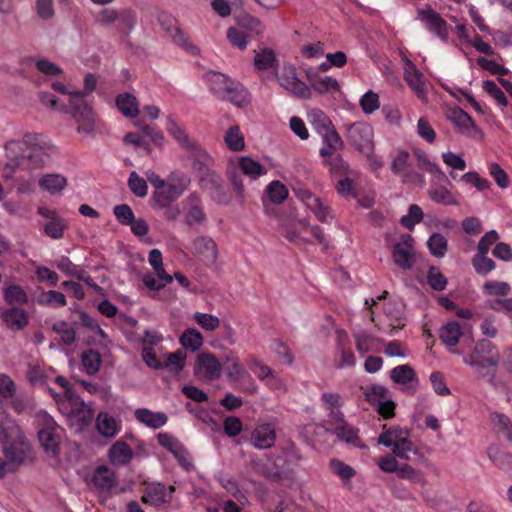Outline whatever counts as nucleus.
Listing matches in <instances>:
<instances>
[{
  "label": "nucleus",
  "mask_w": 512,
  "mask_h": 512,
  "mask_svg": "<svg viewBox=\"0 0 512 512\" xmlns=\"http://www.w3.org/2000/svg\"><path fill=\"white\" fill-rule=\"evenodd\" d=\"M500 353L490 340L480 339L476 342L468 357L463 362L479 373V377L486 379L488 383L496 385V368L500 362Z\"/></svg>",
  "instance_id": "obj_1"
},
{
  "label": "nucleus",
  "mask_w": 512,
  "mask_h": 512,
  "mask_svg": "<svg viewBox=\"0 0 512 512\" xmlns=\"http://www.w3.org/2000/svg\"><path fill=\"white\" fill-rule=\"evenodd\" d=\"M38 426L37 437L40 448L47 458H57L60 453L62 428L46 411H39L35 415Z\"/></svg>",
  "instance_id": "obj_2"
},
{
  "label": "nucleus",
  "mask_w": 512,
  "mask_h": 512,
  "mask_svg": "<svg viewBox=\"0 0 512 512\" xmlns=\"http://www.w3.org/2000/svg\"><path fill=\"white\" fill-rule=\"evenodd\" d=\"M0 443L5 460L0 457V479L8 473H14L23 463L27 445L20 438H13L11 432L0 424Z\"/></svg>",
  "instance_id": "obj_3"
},
{
  "label": "nucleus",
  "mask_w": 512,
  "mask_h": 512,
  "mask_svg": "<svg viewBox=\"0 0 512 512\" xmlns=\"http://www.w3.org/2000/svg\"><path fill=\"white\" fill-rule=\"evenodd\" d=\"M189 157L192 158L191 167L202 189L221 178V176L212 169L214 163L213 158L203 148L200 147L192 152Z\"/></svg>",
  "instance_id": "obj_4"
},
{
  "label": "nucleus",
  "mask_w": 512,
  "mask_h": 512,
  "mask_svg": "<svg viewBox=\"0 0 512 512\" xmlns=\"http://www.w3.org/2000/svg\"><path fill=\"white\" fill-rule=\"evenodd\" d=\"M347 142L357 151L370 155L374 151L373 128L365 122H355L348 126Z\"/></svg>",
  "instance_id": "obj_5"
},
{
  "label": "nucleus",
  "mask_w": 512,
  "mask_h": 512,
  "mask_svg": "<svg viewBox=\"0 0 512 512\" xmlns=\"http://www.w3.org/2000/svg\"><path fill=\"white\" fill-rule=\"evenodd\" d=\"M41 219L38 220V226L43 230L47 237L60 239L64 235L67 223L55 209H48L43 206L37 208Z\"/></svg>",
  "instance_id": "obj_6"
},
{
  "label": "nucleus",
  "mask_w": 512,
  "mask_h": 512,
  "mask_svg": "<svg viewBox=\"0 0 512 512\" xmlns=\"http://www.w3.org/2000/svg\"><path fill=\"white\" fill-rule=\"evenodd\" d=\"M158 22L165 33L171 37L172 41L190 52L192 55H197L199 53V49L189 42L188 38L185 36L183 31L178 26L177 19L168 12H160L158 15Z\"/></svg>",
  "instance_id": "obj_7"
},
{
  "label": "nucleus",
  "mask_w": 512,
  "mask_h": 512,
  "mask_svg": "<svg viewBox=\"0 0 512 512\" xmlns=\"http://www.w3.org/2000/svg\"><path fill=\"white\" fill-rule=\"evenodd\" d=\"M6 156L10 160L6 165L12 169H29L32 159V146L28 140H12L5 145Z\"/></svg>",
  "instance_id": "obj_8"
},
{
  "label": "nucleus",
  "mask_w": 512,
  "mask_h": 512,
  "mask_svg": "<svg viewBox=\"0 0 512 512\" xmlns=\"http://www.w3.org/2000/svg\"><path fill=\"white\" fill-rule=\"evenodd\" d=\"M189 183L190 179L182 175L177 179V183H165L159 190H155L153 199L159 206L166 207L182 195Z\"/></svg>",
  "instance_id": "obj_9"
},
{
  "label": "nucleus",
  "mask_w": 512,
  "mask_h": 512,
  "mask_svg": "<svg viewBox=\"0 0 512 512\" xmlns=\"http://www.w3.org/2000/svg\"><path fill=\"white\" fill-rule=\"evenodd\" d=\"M413 242L414 239L410 234H403L401 241L393 246V260L403 270H410L415 263Z\"/></svg>",
  "instance_id": "obj_10"
},
{
  "label": "nucleus",
  "mask_w": 512,
  "mask_h": 512,
  "mask_svg": "<svg viewBox=\"0 0 512 512\" xmlns=\"http://www.w3.org/2000/svg\"><path fill=\"white\" fill-rule=\"evenodd\" d=\"M222 364L210 352H202L197 355L194 366V374L207 380H217L221 377Z\"/></svg>",
  "instance_id": "obj_11"
},
{
  "label": "nucleus",
  "mask_w": 512,
  "mask_h": 512,
  "mask_svg": "<svg viewBox=\"0 0 512 512\" xmlns=\"http://www.w3.org/2000/svg\"><path fill=\"white\" fill-rule=\"evenodd\" d=\"M418 19L421 20L429 31L434 33L442 41L448 40V24L441 15L431 6L417 9Z\"/></svg>",
  "instance_id": "obj_12"
},
{
  "label": "nucleus",
  "mask_w": 512,
  "mask_h": 512,
  "mask_svg": "<svg viewBox=\"0 0 512 512\" xmlns=\"http://www.w3.org/2000/svg\"><path fill=\"white\" fill-rule=\"evenodd\" d=\"M56 146L46 136L34 133V168H42L52 162Z\"/></svg>",
  "instance_id": "obj_13"
},
{
  "label": "nucleus",
  "mask_w": 512,
  "mask_h": 512,
  "mask_svg": "<svg viewBox=\"0 0 512 512\" xmlns=\"http://www.w3.org/2000/svg\"><path fill=\"white\" fill-rule=\"evenodd\" d=\"M193 254L205 265H213L218 258V249L215 241L208 236H199L193 241Z\"/></svg>",
  "instance_id": "obj_14"
},
{
  "label": "nucleus",
  "mask_w": 512,
  "mask_h": 512,
  "mask_svg": "<svg viewBox=\"0 0 512 512\" xmlns=\"http://www.w3.org/2000/svg\"><path fill=\"white\" fill-rule=\"evenodd\" d=\"M68 409L71 425L76 428L77 432H83L91 425L94 411L87 403L84 401L77 402Z\"/></svg>",
  "instance_id": "obj_15"
},
{
  "label": "nucleus",
  "mask_w": 512,
  "mask_h": 512,
  "mask_svg": "<svg viewBox=\"0 0 512 512\" xmlns=\"http://www.w3.org/2000/svg\"><path fill=\"white\" fill-rule=\"evenodd\" d=\"M404 80L420 100L425 101L427 99V93L424 87V74L409 59L406 60Z\"/></svg>",
  "instance_id": "obj_16"
},
{
  "label": "nucleus",
  "mask_w": 512,
  "mask_h": 512,
  "mask_svg": "<svg viewBox=\"0 0 512 512\" xmlns=\"http://www.w3.org/2000/svg\"><path fill=\"white\" fill-rule=\"evenodd\" d=\"M72 117L78 123L77 131L79 133L90 134L95 129V118L92 108L88 103L70 107Z\"/></svg>",
  "instance_id": "obj_17"
},
{
  "label": "nucleus",
  "mask_w": 512,
  "mask_h": 512,
  "mask_svg": "<svg viewBox=\"0 0 512 512\" xmlns=\"http://www.w3.org/2000/svg\"><path fill=\"white\" fill-rule=\"evenodd\" d=\"M171 497L161 483L149 484L141 497V501L154 507H161L170 503Z\"/></svg>",
  "instance_id": "obj_18"
},
{
  "label": "nucleus",
  "mask_w": 512,
  "mask_h": 512,
  "mask_svg": "<svg viewBox=\"0 0 512 512\" xmlns=\"http://www.w3.org/2000/svg\"><path fill=\"white\" fill-rule=\"evenodd\" d=\"M166 129L180 146L190 154L200 148L197 142L190 139L186 131L171 116L167 117Z\"/></svg>",
  "instance_id": "obj_19"
},
{
  "label": "nucleus",
  "mask_w": 512,
  "mask_h": 512,
  "mask_svg": "<svg viewBox=\"0 0 512 512\" xmlns=\"http://www.w3.org/2000/svg\"><path fill=\"white\" fill-rule=\"evenodd\" d=\"M276 434L270 424H263L254 429L251 434V444L258 449H268L274 445Z\"/></svg>",
  "instance_id": "obj_20"
},
{
  "label": "nucleus",
  "mask_w": 512,
  "mask_h": 512,
  "mask_svg": "<svg viewBox=\"0 0 512 512\" xmlns=\"http://www.w3.org/2000/svg\"><path fill=\"white\" fill-rule=\"evenodd\" d=\"M1 319L13 331L22 330L29 323L28 313L17 307L4 310L1 314Z\"/></svg>",
  "instance_id": "obj_21"
},
{
  "label": "nucleus",
  "mask_w": 512,
  "mask_h": 512,
  "mask_svg": "<svg viewBox=\"0 0 512 512\" xmlns=\"http://www.w3.org/2000/svg\"><path fill=\"white\" fill-rule=\"evenodd\" d=\"M233 81L230 77L220 72L211 71L208 74L209 89L219 100L226 96L230 85H233Z\"/></svg>",
  "instance_id": "obj_22"
},
{
  "label": "nucleus",
  "mask_w": 512,
  "mask_h": 512,
  "mask_svg": "<svg viewBox=\"0 0 512 512\" xmlns=\"http://www.w3.org/2000/svg\"><path fill=\"white\" fill-rule=\"evenodd\" d=\"M67 185V178L58 173H47L38 180V186L42 191L51 195L59 194Z\"/></svg>",
  "instance_id": "obj_23"
},
{
  "label": "nucleus",
  "mask_w": 512,
  "mask_h": 512,
  "mask_svg": "<svg viewBox=\"0 0 512 512\" xmlns=\"http://www.w3.org/2000/svg\"><path fill=\"white\" fill-rule=\"evenodd\" d=\"M136 419L152 429L164 426L168 417L164 412H153L147 408H139L135 411Z\"/></svg>",
  "instance_id": "obj_24"
},
{
  "label": "nucleus",
  "mask_w": 512,
  "mask_h": 512,
  "mask_svg": "<svg viewBox=\"0 0 512 512\" xmlns=\"http://www.w3.org/2000/svg\"><path fill=\"white\" fill-rule=\"evenodd\" d=\"M92 481L102 492H109L117 482L114 471L104 465L95 470Z\"/></svg>",
  "instance_id": "obj_25"
},
{
  "label": "nucleus",
  "mask_w": 512,
  "mask_h": 512,
  "mask_svg": "<svg viewBox=\"0 0 512 512\" xmlns=\"http://www.w3.org/2000/svg\"><path fill=\"white\" fill-rule=\"evenodd\" d=\"M221 101H229L238 108H244L250 103L249 92L241 83L233 81Z\"/></svg>",
  "instance_id": "obj_26"
},
{
  "label": "nucleus",
  "mask_w": 512,
  "mask_h": 512,
  "mask_svg": "<svg viewBox=\"0 0 512 512\" xmlns=\"http://www.w3.org/2000/svg\"><path fill=\"white\" fill-rule=\"evenodd\" d=\"M493 429L499 438H504L508 442L512 441V423L510 419L502 413L493 412L490 415Z\"/></svg>",
  "instance_id": "obj_27"
},
{
  "label": "nucleus",
  "mask_w": 512,
  "mask_h": 512,
  "mask_svg": "<svg viewBox=\"0 0 512 512\" xmlns=\"http://www.w3.org/2000/svg\"><path fill=\"white\" fill-rule=\"evenodd\" d=\"M133 457L131 447L124 441L115 442L109 449V458L119 465L128 464Z\"/></svg>",
  "instance_id": "obj_28"
},
{
  "label": "nucleus",
  "mask_w": 512,
  "mask_h": 512,
  "mask_svg": "<svg viewBox=\"0 0 512 512\" xmlns=\"http://www.w3.org/2000/svg\"><path fill=\"white\" fill-rule=\"evenodd\" d=\"M35 295H37V301L40 304L52 307H63L66 305L65 295L55 290L44 291L41 287H37L34 290Z\"/></svg>",
  "instance_id": "obj_29"
},
{
  "label": "nucleus",
  "mask_w": 512,
  "mask_h": 512,
  "mask_svg": "<svg viewBox=\"0 0 512 512\" xmlns=\"http://www.w3.org/2000/svg\"><path fill=\"white\" fill-rule=\"evenodd\" d=\"M116 105L122 114L129 118H134L139 114L138 101L130 93L119 94L116 97Z\"/></svg>",
  "instance_id": "obj_30"
},
{
  "label": "nucleus",
  "mask_w": 512,
  "mask_h": 512,
  "mask_svg": "<svg viewBox=\"0 0 512 512\" xmlns=\"http://www.w3.org/2000/svg\"><path fill=\"white\" fill-rule=\"evenodd\" d=\"M390 377L398 384H408L412 382L418 384L415 370L408 364L399 365L393 368L390 372Z\"/></svg>",
  "instance_id": "obj_31"
},
{
  "label": "nucleus",
  "mask_w": 512,
  "mask_h": 512,
  "mask_svg": "<svg viewBox=\"0 0 512 512\" xmlns=\"http://www.w3.org/2000/svg\"><path fill=\"white\" fill-rule=\"evenodd\" d=\"M96 426L98 432L107 438L114 437L118 432L115 419L105 412H100L98 414L96 419Z\"/></svg>",
  "instance_id": "obj_32"
},
{
  "label": "nucleus",
  "mask_w": 512,
  "mask_h": 512,
  "mask_svg": "<svg viewBox=\"0 0 512 512\" xmlns=\"http://www.w3.org/2000/svg\"><path fill=\"white\" fill-rule=\"evenodd\" d=\"M81 363L88 375H94L100 369L102 358L98 351L88 349L82 352Z\"/></svg>",
  "instance_id": "obj_33"
},
{
  "label": "nucleus",
  "mask_w": 512,
  "mask_h": 512,
  "mask_svg": "<svg viewBox=\"0 0 512 512\" xmlns=\"http://www.w3.org/2000/svg\"><path fill=\"white\" fill-rule=\"evenodd\" d=\"M224 369L227 377L232 381H239L247 375V371L242 367L239 359L232 352L225 356Z\"/></svg>",
  "instance_id": "obj_34"
},
{
  "label": "nucleus",
  "mask_w": 512,
  "mask_h": 512,
  "mask_svg": "<svg viewBox=\"0 0 512 512\" xmlns=\"http://www.w3.org/2000/svg\"><path fill=\"white\" fill-rule=\"evenodd\" d=\"M462 335L461 327L458 322L452 321L444 325L440 330V339L450 347L455 346Z\"/></svg>",
  "instance_id": "obj_35"
},
{
  "label": "nucleus",
  "mask_w": 512,
  "mask_h": 512,
  "mask_svg": "<svg viewBox=\"0 0 512 512\" xmlns=\"http://www.w3.org/2000/svg\"><path fill=\"white\" fill-rule=\"evenodd\" d=\"M238 166L243 174L252 179H256L259 176L266 174V169L259 162L248 156L240 157Z\"/></svg>",
  "instance_id": "obj_36"
},
{
  "label": "nucleus",
  "mask_w": 512,
  "mask_h": 512,
  "mask_svg": "<svg viewBox=\"0 0 512 512\" xmlns=\"http://www.w3.org/2000/svg\"><path fill=\"white\" fill-rule=\"evenodd\" d=\"M186 352L178 349L173 353H169L164 362H162V369H167L169 372L178 374L185 367Z\"/></svg>",
  "instance_id": "obj_37"
},
{
  "label": "nucleus",
  "mask_w": 512,
  "mask_h": 512,
  "mask_svg": "<svg viewBox=\"0 0 512 512\" xmlns=\"http://www.w3.org/2000/svg\"><path fill=\"white\" fill-rule=\"evenodd\" d=\"M203 341L202 334L194 328L186 329L179 338L180 344L185 349H190L191 351L199 350L203 345Z\"/></svg>",
  "instance_id": "obj_38"
},
{
  "label": "nucleus",
  "mask_w": 512,
  "mask_h": 512,
  "mask_svg": "<svg viewBox=\"0 0 512 512\" xmlns=\"http://www.w3.org/2000/svg\"><path fill=\"white\" fill-rule=\"evenodd\" d=\"M430 198L443 205H459V202L445 186H431L428 190Z\"/></svg>",
  "instance_id": "obj_39"
},
{
  "label": "nucleus",
  "mask_w": 512,
  "mask_h": 512,
  "mask_svg": "<svg viewBox=\"0 0 512 512\" xmlns=\"http://www.w3.org/2000/svg\"><path fill=\"white\" fill-rule=\"evenodd\" d=\"M224 141L227 147L232 151H242L245 147L244 136L238 125L228 128L225 133Z\"/></svg>",
  "instance_id": "obj_40"
},
{
  "label": "nucleus",
  "mask_w": 512,
  "mask_h": 512,
  "mask_svg": "<svg viewBox=\"0 0 512 512\" xmlns=\"http://www.w3.org/2000/svg\"><path fill=\"white\" fill-rule=\"evenodd\" d=\"M117 21L119 32L128 36L136 26V13L130 8L123 9L119 11V18H117Z\"/></svg>",
  "instance_id": "obj_41"
},
{
  "label": "nucleus",
  "mask_w": 512,
  "mask_h": 512,
  "mask_svg": "<svg viewBox=\"0 0 512 512\" xmlns=\"http://www.w3.org/2000/svg\"><path fill=\"white\" fill-rule=\"evenodd\" d=\"M427 246L434 257L442 258L447 252L448 242L444 235L433 233L427 241Z\"/></svg>",
  "instance_id": "obj_42"
},
{
  "label": "nucleus",
  "mask_w": 512,
  "mask_h": 512,
  "mask_svg": "<svg viewBox=\"0 0 512 512\" xmlns=\"http://www.w3.org/2000/svg\"><path fill=\"white\" fill-rule=\"evenodd\" d=\"M489 459L499 468L506 469L512 467V454L502 451L496 446H490L487 449Z\"/></svg>",
  "instance_id": "obj_43"
},
{
  "label": "nucleus",
  "mask_w": 512,
  "mask_h": 512,
  "mask_svg": "<svg viewBox=\"0 0 512 512\" xmlns=\"http://www.w3.org/2000/svg\"><path fill=\"white\" fill-rule=\"evenodd\" d=\"M447 118L456 126L464 129L476 128V125L471 116L460 107H454L450 110Z\"/></svg>",
  "instance_id": "obj_44"
},
{
  "label": "nucleus",
  "mask_w": 512,
  "mask_h": 512,
  "mask_svg": "<svg viewBox=\"0 0 512 512\" xmlns=\"http://www.w3.org/2000/svg\"><path fill=\"white\" fill-rule=\"evenodd\" d=\"M365 400L372 406H376L390 397L389 390L382 385H371L364 391Z\"/></svg>",
  "instance_id": "obj_45"
},
{
  "label": "nucleus",
  "mask_w": 512,
  "mask_h": 512,
  "mask_svg": "<svg viewBox=\"0 0 512 512\" xmlns=\"http://www.w3.org/2000/svg\"><path fill=\"white\" fill-rule=\"evenodd\" d=\"M203 190L208 191L211 199L219 205H227L230 203V197L224 189L223 179L215 181L213 184L204 188Z\"/></svg>",
  "instance_id": "obj_46"
},
{
  "label": "nucleus",
  "mask_w": 512,
  "mask_h": 512,
  "mask_svg": "<svg viewBox=\"0 0 512 512\" xmlns=\"http://www.w3.org/2000/svg\"><path fill=\"white\" fill-rule=\"evenodd\" d=\"M269 200L274 204H281L288 197L286 186L278 180L272 181L266 187Z\"/></svg>",
  "instance_id": "obj_47"
},
{
  "label": "nucleus",
  "mask_w": 512,
  "mask_h": 512,
  "mask_svg": "<svg viewBox=\"0 0 512 512\" xmlns=\"http://www.w3.org/2000/svg\"><path fill=\"white\" fill-rule=\"evenodd\" d=\"M276 63V56L272 49L263 48L256 53L254 57V65L258 70H266L272 68Z\"/></svg>",
  "instance_id": "obj_48"
},
{
  "label": "nucleus",
  "mask_w": 512,
  "mask_h": 512,
  "mask_svg": "<svg viewBox=\"0 0 512 512\" xmlns=\"http://www.w3.org/2000/svg\"><path fill=\"white\" fill-rule=\"evenodd\" d=\"M310 123L313 129L320 136L326 133L330 129V127H333L332 121L329 119V117L320 110H313L311 112Z\"/></svg>",
  "instance_id": "obj_49"
},
{
  "label": "nucleus",
  "mask_w": 512,
  "mask_h": 512,
  "mask_svg": "<svg viewBox=\"0 0 512 512\" xmlns=\"http://www.w3.org/2000/svg\"><path fill=\"white\" fill-rule=\"evenodd\" d=\"M427 283L435 291H443L447 286V279L437 266H430L427 273Z\"/></svg>",
  "instance_id": "obj_50"
},
{
  "label": "nucleus",
  "mask_w": 512,
  "mask_h": 512,
  "mask_svg": "<svg viewBox=\"0 0 512 512\" xmlns=\"http://www.w3.org/2000/svg\"><path fill=\"white\" fill-rule=\"evenodd\" d=\"M4 299L11 305H21L27 302V295L23 288L19 285H10L4 289Z\"/></svg>",
  "instance_id": "obj_51"
},
{
  "label": "nucleus",
  "mask_w": 512,
  "mask_h": 512,
  "mask_svg": "<svg viewBox=\"0 0 512 512\" xmlns=\"http://www.w3.org/2000/svg\"><path fill=\"white\" fill-rule=\"evenodd\" d=\"M128 187L137 197L143 198L147 195L148 186L146 180L140 177L136 171H132L128 178Z\"/></svg>",
  "instance_id": "obj_52"
},
{
  "label": "nucleus",
  "mask_w": 512,
  "mask_h": 512,
  "mask_svg": "<svg viewBox=\"0 0 512 512\" xmlns=\"http://www.w3.org/2000/svg\"><path fill=\"white\" fill-rule=\"evenodd\" d=\"M423 216L422 209L418 205L412 204L409 207L408 214L401 217L400 223L407 229H413L415 224L422 221Z\"/></svg>",
  "instance_id": "obj_53"
},
{
  "label": "nucleus",
  "mask_w": 512,
  "mask_h": 512,
  "mask_svg": "<svg viewBox=\"0 0 512 512\" xmlns=\"http://www.w3.org/2000/svg\"><path fill=\"white\" fill-rule=\"evenodd\" d=\"M334 433L341 440L353 445H357V442L359 441L357 435L358 430L350 426L347 422L336 426Z\"/></svg>",
  "instance_id": "obj_54"
},
{
  "label": "nucleus",
  "mask_w": 512,
  "mask_h": 512,
  "mask_svg": "<svg viewBox=\"0 0 512 512\" xmlns=\"http://www.w3.org/2000/svg\"><path fill=\"white\" fill-rule=\"evenodd\" d=\"M34 65L39 72L47 77H55L63 73L59 65L45 58L34 59Z\"/></svg>",
  "instance_id": "obj_55"
},
{
  "label": "nucleus",
  "mask_w": 512,
  "mask_h": 512,
  "mask_svg": "<svg viewBox=\"0 0 512 512\" xmlns=\"http://www.w3.org/2000/svg\"><path fill=\"white\" fill-rule=\"evenodd\" d=\"M486 255L487 254H476L472 258V265L478 274L487 275L496 267L495 262Z\"/></svg>",
  "instance_id": "obj_56"
},
{
  "label": "nucleus",
  "mask_w": 512,
  "mask_h": 512,
  "mask_svg": "<svg viewBox=\"0 0 512 512\" xmlns=\"http://www.w3.org/2000/svg\"><path fill=\"white\" fill-rule=\"evenodd\" d=\"M384 431L378 437V443L386 447H391L394 442L403 438V430L400 427H391L386 429L383 426Z\"/></svg>",
  "instance_id": "obj_57"
},
{
  "label": "nucleus",
  "mask_w": 512,
  "mask_h": 512,
  "mask_svg": "<svg viewBox=\"0 0 512 512\" xmlns=\"http://www.w3.org/2000/svg\"><path fill=\"white\" fill-rule=\"evenodd\" d=\"M53 330L61 335L62 342L70 346L76 338L75 330L66 321H59L53 325Z\"/></svg>",
  "instance_id": "obj_58"
},
{
  "label": "nucleus",
  "mask_w": 512,
  "mask_h": 512,
  "mask_svg": "<svg viewBox=\"0 0 512 512\" xmlns=\"http://www.w3.org/2000/svg\"><path fill=\"white\" fill-rule=\"evenodd\" d=\"M36 13L44 21L52 20L56 15L54 1L36 0Z\"/></svg>",
  "instance_id": "obj_59"
},
{
  "label": "nucleus",
  "mask_w": 512,
  "mask_h": 512,
  "mask_svg": "<svg viewBox=\"0 0 512 512\" xmlns=\"http://www.w3.org/2000/svg\"><path fill=\"white\" fill-rule=\"evenodd\" d=\"M227 39L233 47L239 50H245L248 45L246 33L235 27L228 28Z\"/></svg>",
  "instance_id": "obj_60"
},
{
  "label": "nucleus",
  "mask_w": 512,
  "mask_h": 512,
  "mask_svg": "<svg viewBox=\"0 0 512 512\" xmlns=\"http://www.w3.org/2000/svg\"><path fill=\"white\" fill-rule=\"evenodd\" d=\"M360 106L365 114L373 113L380 106L378 94L372 90L367 91L360 99Z\"/></svg>",
  "instance_id": "obj_61"
},
{
  "label": "nucleus",
  "mask_w": 512,
  "mask_h": 512,
  "mask_svg": "<svg viewBox=\"0 0 512 512\" xmlns=\"http://www.w3.org/2000/svg\"><path fill=\"white\" fill-rule=\"evenodd\" d=\"M311 87L320 94L329 91H339L340 89L337 80L331 76L320 77Z\"/></svg>",
  "instance_id": "obj_62"
},
{
  "label": "nucleus",
  "mask_w": 512,
  "mask_h": 512,
  "mask_svg": "<svg viewBox=\"0 0 512 512\" xmlns=\"http://www.w3.org/2000/svg\"><path fill=\"white\" fill-rule=\"evenodd\" d=\"M483 90L493 97L503 107L507 106L508 100L504 92L492 80L483 81Z\"/></svg>",
  "instance_id": "obj_63"
},
{
  "label": "nucleus",
  "mask_w": 512,
  "mask_h": 512,
  "mask_svg": "<svg viewBox=\"0 0 512 512\" xmlns=\"http://www.w3.org/2000/svg\"><path fill=\"white\" fill-rule=\"evenodd\" d=\"M113 213L118 222L124 226H128L135 218L134 212L128 204L116 205L113 208Z\"/></svg>",
  "instance_id": "obj_64"
}]
</instances>
